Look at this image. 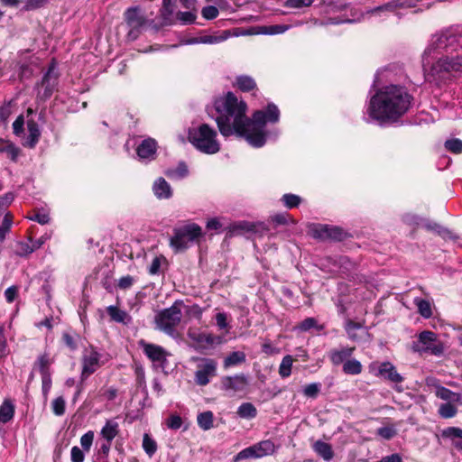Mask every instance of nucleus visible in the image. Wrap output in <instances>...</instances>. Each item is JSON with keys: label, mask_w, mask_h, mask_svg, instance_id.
Masks as SVG:
<instances>
[{"label": "nucleus", "mask_w": 462, "mask_h": 462, "mask_svg": "<svg viewBox=\"0 0 462 462\" xmlns=\"http://www.w3.org/2000/svg\"><path fill=\"white\" fill-rule=\"evenodd\" d=\"M118 423L113 420H107L101 430V436L106 441H112L118 434Z\"/></svg>", "instance_id": "27"}, {"label": "nucleus", "mask_w": 462, "mask_h": 462, "mask_svg": "<svg viewBox=\"0 0 462 462\" xmlns=\"http://www.w3.org/2000/svg\"><path fill=\"white\" fill-rule=\"evenodd\" d=\"M457 407L450 402L442 403L439 408V414L445 419L453 418L457 414Z\"/></svg>", "instance_id": "39"}, {"label": "nucleus", "mask_w": 462, "mask_h": 462, "mask_svg": "<svg viewBox=\"0 0 462 462\" xmlns=\"http://www.w3.org/2000/svg\"><path fill=\"white\" fill-rule=\"evenodd\" d=\"M57 75L54 72V66L52 65L44 74L41 81V86L44 88L43 97L48 98L51 96L57 84Z\"/></svg>", "instance_id": "18"}, {"label": "nucleus", "mask_w": 462, "mask_h": 462, "mask_svg": "<svg viewBox=\"0 0 462 462\" xmlns=\"http://www.w3.org/2000/svg\"><path fill=\"white\" fill-rule=\"evenodd\" d=\"M156 142L154 139L147 138L143 140L137 147L136 152L142 159L151 158L155 154Z\"/></svg>", "instance_id": "21"}, {"label": "nucleus", "mask_w": 462, "mask_h": 462, "mask_svg": "<svg viewBox=\"0 0 462 462\" xmlns=\"http://www.w3.org/2000/svg\"><path fill=\"white\" fill-rule=\"evenodd\" d=\"M437 340L436 334L432 331H422L418 338V351L430 352L433 355H440L443 351L441 346L435 345Z\"/></svg>", "instance_id": "10"}, {"label": "nucleus", "mask_w": 462, "mask_h": 462, "mask_svg": "<svg viewBox=\"0 0 462 462\" xmlns=\"http://www.w3.org/2000/svg\"><path fill=\"white\" fill-rule=\"evenodd\" d=\"M215 105L219 114L216 122L220 134L225 137L236 134L255 148L263 146L266 142V124H274L280 119V111L273 103L265 110L255 111L249 119L245 102L238 100L232 92L218 99Z\"/></svg>", "instance_id": "1"}, {"label": "nucleus", "mask_w": 462, "mask_h": 462, "mask_svg": "<svg viewBox=\"0 0 462 462\" xmlns=\"http://www.w3.org/2000/svg\"><path fill=\"white\" fill-rule=\"evenodd\" d=\"M182 301H175L170 308L159 311L154 318L156 328L171 337H175L176 328L182 319Z\"/></svg>", "instance_id": "4"}, {"label": "nucleus", "mask_w": 462, "mask_h": 462, "mask_svg": "<svg viewBox=\"0 0 462 462\" xmlns=\"http://www.w3.org/2000/svg\"><path fill=\"white\" fill-rule=\"evenodd\" d=\"M246 356L245 352L243 351H235L227 355L224 361H223V366L224 368H228L231 366H236L240 364H243L245 362Z\"/></svg>", "instance_id": "28"}, {"label": "nucleus", "mask_w": 462, "mask_h": 462, "mask_svg": "<svg viewBox=\"0 0 462 462\" xmlns=\"http://www.w3.org/2000/svg\"><path fill=\"white\" fill-rule=\"evenodd\" d=\"M343 371L347 374H359L362 372V365L356 359L346 360L343 365Z\"/></svg>", "instance_id": "36"}, {"label": "nucleus", "mask_w": 462, "mask_h": 462, "mask_svg": "<svg viewBox=\"0 0 462 462\" xmlns=\"http://www.w3.org/2000/svg\"><path fill=\"white\" fill-rule=\"evenodd\" d=\"M313 0H287L286 6L291 8H300L311 5Z\"/></svg>", "instance_id": "57"}, {"label": "nucleus", "mask_w": 462, "mask_h": 462, "mask_svg": "<svg viewBox=\"0 0 462 462\" xmlns=\"http://www.w3.org/2000/svg\"><path fill=\"white\" fill-rule=\"evenodd\" d=\"M378 375L392 383H399L403 377L397 372L396 367L390 362H383L378 368Z\"/></svg>", "instance_id": "15"}, {"label": "nucleus", "mask_w": 462, "mask_h": 462, "mask_svg": "<svg viewBox=\"0 0 462 462\" xmlns=\"http://www.w3.org/2000/svg\"><path fill=\"white\" fill-rule=\"evenodd\" d=\"M248 230V225L245 222H239L229 226L230 236L240 235L242 232Z\"/></svg>", "instance_id": "52"}, {"label": "nucleus", "mask_w": 462, "mask_h": 462, "mask_svg": "<svg viewBox=\"0 0 462 462\" xmlns=\"http://www.w3.org/2000/svg\"><path fill=\"white\" fill-rule=\"evenodd\" d=\"M282 200L283 201L284 205L287 208H292L299 206L301 199L299 196L294 195V194H284L282 196Z\"/></svg>", "instance_id": "45"}, {"label": "nucleus", "mask_w": 462, "mask_h": 462, "mask_svg": "<svg viewBox=\"0 0 462 462\" xmlns=\"http://www.w3.org/2000/svg\"><path fill=\"white\" fill-rule=\"evenodd\" d=\"M70 457L72 462H83L85 458L84 451L79 447L74 446L71 448Z\"/></svg>", "instance_id": "56"}, {"label": "nucleus", "mask_w": 462, "mask_h": 462, "mask_svg": "<svg viewBox=\"0 0 462 462\" xmlns=\"http://www.w3.org/2000/svg\"><path fill=\"white\" fill-rule=\"evenodd\" d=\"M13 225V215L10 212H7L2 224L0 226V241H4L7 233H9L11 226Z\"/></svg>", "instance_id": "40"}, {"label": "nucleus", "mask_w": 462, "mask_h": 462, "mask_svg": "<svg viewBox=\"0 0 462 462\" xmlns=\"http://www.w3.org/2000/svg\"><path fill=\"white\" fill-rule=\"evenodd\" d=\"M125 19L127 24L134 29L142 27L146 22L145 17L141 14V9L138 6L128 8L125 13Z\"/></svg>", "instance_id": "16"}, {"label": "nucleus", "mask_w": 462, "mask_h": 462, "mask_svg": "<svg viewBox=\"0 0 462 462\" xmlns=\"http://www.w3.org/2000/svg\"><path fill=\"white\" fill-rule=\"evenodd\" d=\"M106 311L113 321L125 325L131 322V317L127 312L118 309L116 306H108Z\"/></svg>", "instance_id": "24"}, {"label": "nucleus", "mask_w": 462, "mask_h": 462, "mask_svg": "<svg viewBox=\"0 0 462 462\" xmlns=\"http://www.w3.org/2000/svg\"><path fill=\"white\" fill-rule=\"evenodd\" d=\"M189 336L199 344L201 345H218L222 343V339L218 336H215L210 333H199L197 336H193L191 333H189Z\"/></svg>", "instance_id": "25"}, {"label": "nucleus", "mask_w": 462, "mask_h": 462, "mask_svg": "<svg viewBox=\"0 0 462 462\" xmlns=\"http://www.w3.org/2000/svg\"><path fill=\"white\" fill-rule=\"evenodd\" d=\"M355 351V347L335 348L329 352V358L333 365H338L349 358Z\"/></svg>", "instance_id": "20"}, {"label": "nucleus", "mask_w": 462, "mask_h": 462, "mask_svg": "<svg viewBox=\"0 0 462 462\" xmlns=\"http://www.w3.org/2000/svg\"><path fill=\"white\" fill-rule=\"evenodd\" d=\"M457 35L462 37V28L457 29L456 32L447 31L441 32L439 34H436L433 36L431 40V43L425 51V54H430L433 50L437 49H447L449 46H452L454 42H456Z\"/></svg>", "instance_id": "8"}, {"label": "nucleus", "mask_w": 462, "mask_h": 462, "mask_svg": "<svg viewBox=\"0 0 462 462\" xmlns=\"http://www.w3.org/2000/svg\"><path fill=\"white\" fill-rule=\"evenodd\" d=\"M9 353L4 329L0 328V359L5 357Z\"/></svg>", "instance_id": "55"}, {"label": "nucleus", "mask_w": 462, "mask_h": 462, "mask_svg": "<svg viewBox=\"0 0 462 462\" xmlns=\"http://www.w3.org/2000/svg\"><path fill=\"white\" fill-rule=\"evenodd\" d=\"M176 18L182 24H190L195 22L197 15L192 11L178 12L176 14Z\"/></svg>", "instance_id": "42"}, {"label": "nucleus", "mask_w": 462, "mask_h": 462, "mask_svg": "<svg viewBox=\"0 0 462 462\" xmlns=\"http://www.w3.org/2000/svg\"><path fill=\"white\" fill-rule=\"evenodd\" d=\"M143 448L145 450V452L151 457L155 453L157 449V445L156 442L152 439H151L148 434H144L143 439Z\"/></svg>", "instance_id": "44"}, {"label": "nucleus", "mask_w": 462, "mask_h": 462, "mask_svg": "<svg viewBox=\"0 0 462 462\" xmlns=\"http://www.w3.org/2000/svg\"><path fill=\"white\" fill-rule=\"evenodd\" d=\"M15 406L10 399H5L0 405V423L11 421L14 416Z\"/></svg>", "instance_id": "22"}, {"label": "nucleus", "mask_w": 462, "mask_h": 462, "mask_svg": "<svg viewBox=\"0 0 462 462\" xmlns=\"http://www.w3.org/2000/svg\"><path fill=\"white\" fill-rule=\"evenodd\" d=\"M33 252V247L25 242H18L16 245V254L20 256H26Z\"/></svg>", "instance_id": "50"}, {"label": "nucleus", "mask_w": 462, "mask_h": 462, "mask_svg": "<svg viewBox=\"0 0 462 462\" xmlns=\"http://www.w3.org/2000/svg\"><path fill=\"white\" fill-rule=\"evenodd\" d=\"M62 339L64 344L71 350H75L77 348V344L75 342V339L73 336H71L69 333H63Z\"/></svg>", "instance_id": "63"}, {"label": "nucleus", "mask_w": 462, "mask_h": 462, "mask_svg": "<svg viewBox=\"0 0 462 462\" xmlns=\"http://www.w3.org/2000/svg\"><path fill=\"white\" fill-rule=\"evenodd\" d=\"M324 325L318 324V321L315 318H307L297 326V328L300 331H308L310 328H316L319 331L324 329Z\"/></svg>", "instance_id": "37"}, {"label": "nucleus", "mask_w": 462, "mask_h": 462, "mask_svg": "<svg viewBox=\"0 0 462 462\" xmlns=\"http://www.w3.org/2000/svg\"><path fill=\"white\" fill-rule=\"evenodd\" d=\"M378 462H402L401 455L394 453L382 457Z\"/></svg>", "instance_id": "64"}, {"label": "nucleus", "mask_w": 462, "mask_h": 462, "mask_svg": "<svg viewBox=\"0 0 462 462\" xmlns=\"http://www.w3.org/2000/svg\"><path fill=\"white\" fill-rule=\"evenodd\" d=\"M189 170L185 162H180L175 168H170L165 171L169 178L181 179L188 175Z\"/></svg>", "instance_id": "33"}, {"label": "nucleus", "mask_w": 462, "mask_h": 462, "mask_svg": "<svg viewBox=\"0 0 462 462\" xmlns=\"http://www.w3.org/2000/svg\"><path fill=\"white\" fill-rule=\"evenodd\" d=\"M293 359L291 356H285L279 367V374L282 378L290 376L291 373Z\"/></svg>", "instance_id": "38"}, {"label": "nucleus", "mask_w": 462, "mask_h": 462, "mask_svg": "<svg viewBox=\"0 0 462 462\" xmlns=\"http://www.w3.org/2000/svg\"><path fill=\"white\" fill-rule=\"evenodd\" d=\"M444 145L448 151L453 153L459 154L462 152V141L460 139L447 140Z\"/></svg>", "instance_id": "41"}, {"label": "nucleus", "mask_w": 462, "mask_h": 462, "mask_svg": "<svg viewBox=\"0 0 462 462\" xmlns=\"http://www.w3.org/2000/svg\"><path fill=\"white\" fill-rule=\"evenodd\" d=\"M201 235V227L199 225L189 224L175 229L174 236L171 238V245L177 250H185Z\"/></svg>", "instance_id": "5"}, {"label": "nucleus", "mask_w": 462, "mask_h": 462, "mask_svg": "<svg viewBox=\"0 0 462 462\" xmlns=\"http://www.w3.org/2000/svg\"><path fill=\"white\" fill-rule=\"evenodd\" d=\"M100 354L94 348L86 350L82 357L81 380L84 381L92 374L99 366Z\"/></svg>", "instance_id": "11"}, {"label": "nucleus", "mask_w": 462, "mask_h": 462, "mask_svg": "<svg viewBox=\"0 0 462 462\" xmlns=\"http://www.w3.org/2000/svg\"><path fill=\"white\" fill-rule=\"evenodd\" d=\"M18 293V289L15 286H11L7 288L5 291V297L6 300L11 303L14 300Z\"/></svg>", "instance_id": "62"}, {"label": "nucleus", "mask_w": 462, "mask_h": 462, "mask_svg": "<svg viewBox=\"0 0 462 462\" xmlns=\"http://www.w3.org/2000/svg\"><path fill=\"white\" fill-rule=\"evenodd\" d=\"M53 359L50 357L49 354L44 353L38 356L34 363L33 368H37L42 375H48L51 374V365Z\"/></svg>", "instance_id": "23"}, {"label": "nucleus", "mask_w": 462, "mask_h": 462, "mask_svg": "<svg viewBox=\"0 0 462 462\" xmlns=\"http://www.w3.org/2000/svg\"><path fill=\"white\" fill-rule=\"evenodd\" d=\"M27 131L28 134L25 137L23 144L25 147L32 149L39 142L41 137V130L38 124L34 120L31 119L27 121Z\"/></svg>", "instance_id": "17"}, {"label": "nucleus", "mask_w": 462, "mask_h": 462, "mask_svg": "<svg viewBox=\"0 0 462 462\" xmlns=\"http://www.w3.org/2000/svg\"><path fill=\"white\" fill-rule=\"evenodd\" d=\"M65 400L60 396L55 398L51 402V409L55 415L61 416L65 413Z\"/></svg>", "instance_id": "43"}, {"label": "nucleus", "mask_w": 462, "mask_h": 462, "mask_svg": "<svg viewBox=\"0 0 462 462\" xmlns=\"http://www.w3.org/2000/svg\"><path fill=\"white\" fill-rule=\"evenodd\" d=\"M166 425L169 429L179 430L182 425V420L179 415H171L166 421Z\"/></svg>", "instance_id": "54"}, {"label": "nucleus", "mask_w": 462, "mask_h": 462, "mask_svg": "<svg viewBox=\"0 0 462 462\" xmlns=\"http://www.w3.org/2000/svg\"><path fill=\"white\" fill-rule=\"evenodd\" d=\"M217 362L211 358H202L195 372V382L198 385L205 386L217 373Z\"/></svg>", "instance_id": "7"}, {"label": "nucleus", "mask_w": 462, "mask_h": 462, "mask_svg": "<svg viewBox=\"0 0 462 462\" xmlns=\"http://www.w3.org/2000/svg\"><path fill=\"white\" fill-rule=\"evenodd\" d=\"M237 415L243 419H254L257 415V410L251 402H244L237 409Z\"/></svg>", "instance_id": "31"}, {"label": "nucleus", "mask_w": 462, "mask_h": 462, "mask_svg": "<svg viewBox=\"0 0 462 462\" xmlns=\"http://www.w3.org/2000/svg\"><path fill=\"white\" fill-rule=\"evenodd\" d=\"M444 435L448 438L462 439V430L459 428L450 427L444 431Z\"/></svg>", "instance_id": "61"}, {"label": "nucleus", "mask_w": 462, "mask_h": 462, "mask_svg": "<svg viewBox=\"0 0 462 462\" xmlns=\"http://www.w3.org/2000/svg\"><path fill=\"white\" fill-rule=\"evenodd\" d=\"M435 394L438 398L444 400V401H448V402H458L461 398L459 393H454V392L450 391L449 389H448L444 386H441V385L436 386Z\"/></svg>", "instance_id": "30"}, {"label": "nucleus", "mask_w": 462, "mask_h": 462, "mask_svg": "<svg viewBox=\"0 0 462 462\" xmlns=\"http://www.w3.org/2000/svg\"><path fill=\"white\" fill-rule=\"evenodd\" d=\"M47 0H27L24 6L25 10H34L42 7Z\"/></svg>", "instance_id": "60"}, {"label": "nucleus", "mask_w": 462, "mask_h": 462, "mask_svg": "<svg viewBox=\"0 0 462 462\" xmlns=\"http://www.w3.org/2000/svg\"><path fill=\"white\" fill-rule=\"evenodd\" d=\"M218 9L217 6L214 5H208L202 8L201 14L202 16L207 20H212L217 17L218 15Z\"/></svg>", "instance_id": "48"}, {"label": "nucleus", "mask_w": 462, "mask_h": 462, "mask_svg": "<svg viewBox=\"0 0 462 462\" xmlns=\"http://www.w3.org/2000/svg\"><path fill=\"white\" fill-rule=\"evenodd\" d=\"M320 391V384L318 383H310L303 389L305 396L310 398H316Z\"/></svg>", "instance_id": "46"}, {"label": "nucleus", "mask_w": 462, "mask_h": 462, "mask_svg": "<svg viewBox=\"0 0 462 462\" xmlns=\"http://www.w3.org/2000/svg\"><path fill=\"white\" fill-rule=\"evenodd\" d=\"M217 132L208 124L189 130L188 138L190 143L199 152L206 154H215L220 150Z\"/></svg>", "instance_id": "3"}, {"label": "nucleus", "mask_w": 462, "mask_h": 462, "mask_svg": "<svg viewBox=\"0 0 462 462\" xmlns=\"http://www.w3.org/2000/svg\"><path fill=\"white\" fill-rule=\"evenodd\" d=\"M437 72H462V57L440 58L433 67Z\"/></svg>", "instance_id": "14"}, {"label": "nucleus", "mask_w": 462, "mask_h": 462, "mask_svg": "<svg viewBox=\"0 0 462 462\" xmlns=\"http://www.w3.org/2000/svg\"><path fill=\"white\" fill-rule=\"evenodd\" d=\"M214 415L210 411L201 412L197 417V422L200 429L208 430L213 428Z\"/></svg>", "instance_id": "32"}, {"label": "nucleus", "mask_w": 462, "mask_h": 462, "mask_svg": "<svg viewBox=\"0 0 462 462\" xmlns=\"http://www.w3.org/2000/svg\"><path fill=\"white\" fill-rule=\"evenodd\" d=\"M236 85L242 91H250L256 87L254 79L249 76L237 77Z\"/></svg>", "instance_id": "35"}, {"label": "nucleus", "mask_w": 462, "mask_h": 462, "mask_svg": "<svg viewBox=\"0 0 462 462\" xmlns=\"http://www.w3.org/2000/svg\"><path fill=\"white\" fill-rule=\"evenodd\" d=\"M247 385V377L243 374H236L234 376H225L221 379L222 389L231 393L243 392L245 390Z\"/></svg>", "instance_id": "13"}, {"label": "nucleus", "mask_w": 462, "mask_h": 462, "mask_svg": "<svg viewBox=\"0 0 462 462\" xmlns=\"http://www.w3.org/2000/svg\"><path fill=\"white\" fill-rule=\"evenodd\" d=\"M24 119L23 116H19L13 124L14 133L21 135L23 133Z\"/></svg>", "instance_id": "59"}, {"label": "nucleus", "mask_w": 462, "mask_h": 462, "mask_svg": "<svg viewBox=\"0 0 462 462\" xmlns=\"http://www.w3.org/2000/svg\"><path fill=\"white\" fill-rule=\"evenodd\" d=\"M139 346L152 362L162 365L167 361L168 353L162 346L147 343L144 340H140Z\"/></svg>", "instance_id": "12"}, {"label": "nucleus", "mask_w": 462, "mask_h": 462, "mask_svg": "<svg viewBox=\"0 0 462 462\" xmlns=\"http://www.w3.org/2000/svg\"><path fill=\"white\" fill-rule=\"evenodd\" d=\"M152 190L160 199H170L172 195L171 185L163 178H159L154 181Z\"/></svg>", "instance_id": "19"}, {"label": "nucleus", "mask_w": 462, "mask_h": 462, "mask_svg": "<svg viewBox=\"0 0 462 462\" xmlns=\"http://www.w3.org/2000/svg\"><path fill=\"white\" fill-rule=\"evenodd\" d=\"M94 440V432L88 431L80 438V445L85 451H89Z\"/></svg>", "instance_id": "49"}, {"label": "nucleus", "mask_w": 462, "mask_h": 462, "mask_svg": "<svg viewBox=\"0 0 462 462\" xmlns=\"http://www.w3.org/2000/svg\"><path fill=\"white\" fill-rule=\"evenodd\" d=\"M412 97L405 88L389 85L379 89L370 99L367 113L372 119L396 122L411 107Z\"/></svg>", "instance_id": "2"}, {"label": "nucleus", "mask_w": 462, "mask_h": 462, "mask_svg": "<svg viewBox=\"0 0 462 462\" xmlns=\"http://www.w3.org/2000/svg\"><path fill=\"white\" fill-rule=\"evenodd\" d=\"M377 435L384 439H391L396 435V430L393 427H382L377 430Z\"/></svg>", "instance_id": "53"}, {"label": "nucleus", "mask_w": 462, "mask_h": 462, "mask_svg": "<svg viewBox=\"0 0 462 462\" xmlns=\"http://www.w3.org/2000/svg\"><path fill=\"white\" fill-rule=\"evenodd\" d=\"M276 450V446L270 440H262L248 448H244L234 457V462H238L248 458H261L273 455Z\"/></svg>", "instance_id": "6"}, {"label": "nucleus", "mask_w": 462, "mask_h": 462, "mask_svg": "<svg viewBox=\"0 0 462 462\" xmlns=\"http://www.w3.org/2000/svg\"><path fill=\"white\" fill-rule=\"evenodd\" d=\"M310 230L312 236L320 240L331 239L341 241L346 236L340 227L328 225H313Z\"/></svg>", "instance_id": "9"}, {"label": "nucleus", "mask_w": 462, "mask_h": 462, "mask_svg": "<svg viewBox=\"0 0 462 462\" xmlns=\"http://www.w3.org/2000/svg\"><path fill=\"white\" fill-rule=\"evenodd\" d=\"M134 279L131 275L123 276L118 280L117 286L121 290H127L134 284Z\"/></svg>", "instance_id": "58"}, {"label": "nucleus", "mask_w": 462, "mask_h": 462, "mask_svg": "<svg viewBox=\"0 0 462 462\" xmlns=\"http://www.w3.org/2000/svg\"><path fill=\"white\" fill-rule=\"evenodd\" d=\"M51 384H52L51 374L42 375V395L45 400L48 398V394L51 391Z\"/></svg>", "instance_id": "51"}, {"label": "nucleus", "mask_w": 462, "mask_h": 462, "mask_svg": "<svg viewBox=\"0 0 462 462\" xmlns=\"http://www.w3.org/2000/svg\"><path fill=\"white\" fill-rule=\"evenodd\" d=\"M287 29H288L287 25L277 24V25L263 27L262 32L265 33V34H279V33H283L284 32L287 31Z\"/></svg>", "instance_id": "47"}, {"label": "nucleus", "mask_w": 462, "mask_h": 462, "mask_svg": "<svg viewBox=\"0 0 462 462\" xmlns=\"http://www.w3.org/2000/svg\"><path fill=\"white\" fill-rule=\"evenodd\" d=\"M313 448L324 460L330 461L333 458L334 452L328 443L318 440L315 442Z\"/></svg>", "instance_id": "29"}, {"label": "nucleus", "mask_w": 462, "mask_h": 462, "mask_svg": "<svg viewBox=\"0 0 462 462\" xmlns=\"http://www.w3.org/2000/svg\"><path fill=\"white\" fill-rule=\"evenodd\" d=\"M414 303L418 308L419 313L425 319H429L432 315L431 305L429 300L416 298Z\"/></svg>", "instance_id": "34"}, {"label": "nucleus", "mask_w": 462, "mask_h": 462, "mask_svg": "<svg viewBox=\"0 0 462 462\" xmlns=\"http://www.w3.org/2000/svg\"><path fill=\"white\" fill-rule=\"evenodd\" d=\"M228 31H223L219 35H204L192 41L193 43L216 44L226 41L229 37Z\"/></svg>", "instance_id": "26"}]
</instances>
